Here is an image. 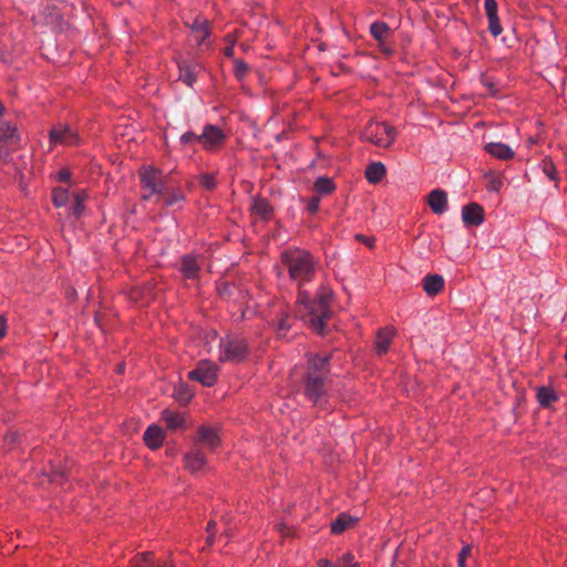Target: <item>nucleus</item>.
I'll return each mask as SVG.
<instances>
[{
  "label": "nucleus",
  "instance_id": "55",
  "mask_svg": "<svg viewBox=\"0 0 567 567\" xmlns=\"http://www.w3.org/2000/svg\"><path fill=\"white\" fill-rule=\"evenodd\" d=\"M3 111H4V106H3V104L0 102V115H2Z\"/></svg>",
  "mask_w": 567,
  "mask_h": 567
},
{
  "label": "nucleus",
  "instance_id": "37",
  "mask_svg": "<svg viewBox=\"0 0 567 567\" xmlns=\"http://www.w3.org/2000/svg\"><path fill=\"white\" fill-rule=\"evenodd\" d=\"M543 172L549 177V179L556 181V167L551 159H544Z\"/></svg>",
  "mask_w": 567,
  "mask_h": 567
},
{
  "label": "nucleus",
  "instance_id": "6",
  "mask_svg": "<svg viewBox=\"0 0 567 567\" xmlns=\"http://www.w3.org/2000/svg\"><path fill=\"white\" fill-rule=\"evenodd\" d=\"M218 375V367L209 360H202L197 367L188 372L190 380L198 381L204 386H212L216 383Z\"/></svg>",
  "mask_w": 567,
  "mask_h": 567
},
{
  "label": "nucleus",
  "instance_id": "2",
  "mask_svg": "<svg viewBox=\"0 0 567 567\" xmlns=\"http://www.w3.org/2000/svg\"><path fill=\"white\" fill-rule=\"evenodd\" d=\"M330 360L329 354L309 355L302 379L303 395L315 408L320 410L330 408Z\"/></svg>",
  "mask_w": 567,
  "mask_h": 567
},
{
  "label": "nucleus",
  "instance_id": "41",
  "mask_svg": "<svg viewBox=\"0 0 567 567\" xmlns=\"http://www.w3.org/2000/svg\"><path fill=\"white\" fill-rule=\"evenodd\" d=\"M319 204H320V197L319 196H312L311 198H309L308 203H307V210L310 213V214H316L319 209Z\"/></svg>",
  "mask_w": 567,
  "mask_h": 567
},
{
  "label": "nucleus",
  "instance_id": "50",
  "mask_svg": "<svg viewBox=\"0 0 567 567\" xmlns=\"http://www.w3.org/2000/svg\"><path fill=\"white\" fill-rule=\"evenodd\" d=\"M225 40L226 42L228 43V45H234L235 47V43H236V40H237V37L233 33H228L226 37H225Z\"/></svg>",
  "mask_w": 567,
  "mask_h": 567
},
{
  "label": "nucleus",
  "instance_id": "57",
  "mask_svg": "<svg viewBox=\"0 0 567 567\" xmlns=\"http://www.w3.org/2000/svg\"><path fill=\"white\" fill-rule=\"evenodd\" d=\"M2 156V146L0 145V157Z\"/></svg>",
  "mask_w": 567,
  "mask_h": 567
},
{
  "label": "nucleus",
  "instance_id": "12",
  "mask_svg": "<svg viewBox=\"0 0 567 567\" xmlns=\"http://www.w3.org/2000/svg\"><path fill=\"white\" fill-rule=\"evenodd\" d=\"M462 220L466 226H478L484 221V210L481 205L471 203L462 208Z\"/></svg>",
  "mask_w": 567,
  "mask_h": 567
},
{
  "label": "nucleus",
  "instance_id": "46",
  "mask_svg": "<svg viewBox=\"0 0 567 567\" xmlns=\"http://www.w3.org/2000/svg\"><path fill=\"white\" fill-rule=\"evenodd\" d=\"M216 523L214 520L208 522L207 524V532L209 533L207 537V544H213V533L215 530Z\"/></svg>",
  "mask_w": 567,
  "mask_h": 567
},
{
  "label": "nucleus",
  "instance_id": "18",
  "mask_svg": "<svg viewBox=\"0 0 567 567\" xmlns=\"http://www.w3.org/2000/svg\"><path fill=\"white\" fill-rule=\"evenodd\" d=\"M394 331L390 328L380 329L377 333L375 348L379 355L388 352Z\"/></svg>",
  "mask_w": 567,
  "mask_h": 567
},
{
  "label": "nucleus",
  "instance_id": "27",
  "mask_svg": "<svg viewBox=\"0 0 567 567\" xmlns=\"http://www.w3.org/2000/svg\"><path fill=\"white\" fill-rule=\"evenodd\" d=\"M557 395L555 393L554 390L549 389V388H546V386H540L538 390H537V400L539 402V404L542 406H549L551 403H554L555 401H557Z\"/></svg>",
  "mask_w": 567,
  "mask_h": 567
},
{
  "label": "nucleus",
  "instance_id": "9",
  "mask_svg": "<svg viewBox=\"0 0 567 567\" xmlns=\"http://www.w3.org/2000/svg\"><path fill=\"white\" fill-rule=\"evenodd\" d=\"M219 435L217 431L210 426L202 425L197 430V436L194 441L195 447H207L214 451L219 445Z\"/></svg>",
  "mask_w": 567,
  "mask_h": 567
},
{
  "label": "nucleus",
  "instance_id": "47",
  "mask_svg": "<svg viewBox=\"0 0 567 567\" xmlns=\"http://www.w3.org/2000/svg\"><path fill=\"white\" fill-rule=\"evenodd\" d=\"M7 333V321L3 317H0V339Z\"/></svg>",
  "mask_w": 567,
  "mask_h": 567
},
{
  "label": "nucleus",
  "instance_id": "35",
  "mask_svg": "<svg viewBox=\"0 0 567 567\" xmlns=\"http://www.w3.org/2000/svg\"><path fill=\"white\" fill-rule=\"evenodd\" d=\"M488 19V30L492 33V35L497 37L502 33L503 29L497 17L487 18Z\"/></svg>",
  "mask_w": 567,
  "mask_h": 567
},
{
  "label": "nucleus",
  "instance_id": "20",
  "mask_svg": "<svg viewBox=\"0 0 567 567\" xmlns=\"http://www.w3.org/2000/svg\"><path fill=\"white\" fill-rule=\"evenodd\" d=\"M444 287V279L440 275H427L423 278V289L429 296H436Z\"/></svg>",
  "mask_w": 567,
  "mask_h": 567
},
{
  "label": "nucleus",
  "instance_id": "28",
  "mask_svg": "<svg viewBox=\"0 0 567 567\" xmlns=\"http://www.w3.org/2000/svg\"><path fill=\"white\" fill-rule=\"evenodd\" d=\"M87 194L85 190H79L73 195V204L71 207V214L74 217H80L84 210V200L86 199Z\"/></svg>",
  "mask_w": 567,
  "mask_h": 567
},
{
  "label": "nucleus",
  "instance_id": "33",
  "mask_svg": "<svg viewBox=\"0 0 567 567\" xmlns=\"http://www.w3.org/2000/svg\"><path fill=\"white\" fill-rule=\"evenodd\" d=\"M487 178V188L491 192H498L503 186V179L499 175L489 174L486 176Z\"/></svg>",
  "mask_w": 567,
  "mask_h": 567
},
{
  "label": "nucleus",
  "instance_id": "31",
  "mask_svg": "<svg viewBox=\"0 0 567 567\" xmlns=\"http://www.w3.org/2000/svg\"><path fill=\"white\" fill-rule=\"evenodd\" d=\"M152 563H155L153 555L151 553H142L135 556L132 567H151Z\"/></svg>",
  "mask_w": 567,
  "mask_h": 567
},
{
  "label": "nucleus",
  "instance_id": "40",
  "mask_svg": "<svg viewBox=\"0 0 567 567\" xmlns=\"http://www.w3.org/2000/svg\"><path fill=\"white\" fill-rule=\"evenodd\" d=\"M338 564L342 567H351V565L358 564L354 560V556L351 553H344L339 559Z\"/></svg>",
  "mask_w": 567,
  "mask_h": 567
},
{
  "label": "nucleus",
  "instance_id": "4",
  "mask_svg": "<svg viewBox=\"0 0 567 567\" xmlns=\"http://www.w3.org/2000/svg\"><path fill=\"white\" fill-rule=\"evenodd\" d=\"M395 136V128L383 122H370L361 133V138L363 141L384 148L390 147L393 144Z\"/></svg>",
  "mask_w": 567,
  "mask_h": 567
},
{
  "label": "nucleus",
  "instance_id": "52",
  "mask_svg": "<svg viewBox=\"0 0 567 567\" xmlns=\"http://www.w3.org/2000/svg\"><path fill=\"white\" fill-rule=\"evenodd\" d=\"M318 567H336V565L328 559H320L318 561Z\"/></svg>",
  "mask_w": 567,
  "mask_h": 567
},
{
  "label": "nucleus",
  "instance_id": "21",
  "mask_svg": "<svg viewBox=\"0 0 567 567\" xmlns=\"http://www.w3.org/2000/svg\"><path fill=\"white\" fill-rule=\"evenodd\" d=\"M0 142L8 145L17 144L19 142L17 126L9 122H2L0 124Z\"/></svg>",
  "mask_w": 567,
  "mask_h": 567
},
{
  "label": "nucleus",
  "instance_id": "38",
  "mask_svg": "<svg viewBox=\"0 0 567 567\" xmlns=\"http://www.w3.org/2000/svg\"><path fill=\"white\" fill-rule=\"evenodd\" d=\"M291 323H290V316L288 313H282L281 317L278 319L277 328L278 331L282 334L289 330Z\"/></svg>",
  "mask_w": 567,
  "mask_h": 567
},
{
  "label": "nucleus",
  "instance_id": "44",
  "mask_svg": "<svg viewBox=\"0 0 567 567\" xmlns=\"http://www.w3.org/2000/svg\"><path fill=\"white\" fill-rule=\"evenodd\" d=\"M198 136L199 135H197L193 132H186L181 136V143L188 144V143H193V142H198Z\"/></svg>",
  "mask_w": 567,
  "mask_h": 567
},
{
  "label": "nucleus",
  "instance_id": "1",
  "mask_svg": "<svg viewBox=\"0 0 567 567\" xmlns=\"http://www.w3.org/2000/svg\"><path fill=\"white\" fill-rule=\"evenodd\" d=\"M281 262L287 268L289 278L298 286L296 317L315 332L323 334L327 321L332 315L330 310L331 292L321 287L315 295H310L302 288L316 275L315 257L307 250L292 248L282 251Z\"/></svg>",
  "mask_w": 567,
  "mask_h": 567
},
{
  "label": "nucleus",
  "instance_id": "10",
  "mask_svg": "<svg viewBox=\"0 0 567 567\" xmlns=\"http://www.w3.org/2000/svg\"><path fill=\"white\" fill-rule=\"evenodd\" d=\"M204 264V257L185 255L181 258L179 270L186 279H197Z\"/></svg>",
  "mask_w": 567,
  "mask_h": 567
},
{
  "label": "nucleus",
  "instance_id": "36",
  "mask_svg": "<svg viewBox=\"0 0 567 567\" xmlns=\"http://www.w3.org/2000/svg\"><path fill=\"white\" fill-rule=\"evenodd\" d=\"M234 72L237 79H243L248 72V65L243 60H235Z\"/></svg>",
  "mask_w": 567,
  "mask_h": 567
},
{
  "label": "nucleus",
  "instance_id": "51",
  "mask_svg": "<svg viewBox=\"0 0 567 567\" xmlns=\"http://www.w3.org/2000/svg\"><path fill=\"white\" fill-rule=\"evenodd\" d=\"M235 53L234 45H228L224 49V55L227 58H233Z\"/></svg>",
  "mask_w": 567,
  "mask_h": 567
},
{
  "label": "nucleus",
  "instance_id": "17",
  "mask_svg": "<svg viewBox=\"0 0 567 567\" xmlns=\"http://www.w3.org/2000/svg\"><path fill=\"white\" fill-rule=\"evenodd\" d=\"M485 151L498 159H509L514 156V151L504 143L491 142L485 145Z\"/></svg>",
  "mask_w": 567,
  "mask_h": 567
},
{
  "label": "nucleus",
  "instance_id": "22",
  "mask_svg": "<svg viewBox=\"0 0 567 567\" xmlns=\"http://www.w3.org/2000/svg\"><path fill=\"white\" fill-rule=\"evenodd\" d=\"M184 200L185 196L183 192L178 188H171L168 186V183L166 182V189H164V193L162 194L159 202H162L164 206L169 207Z\"/></svg>",
  "mask_w": 567,
  "mask_h": 567
},
{
  "label": "nucleus",
  "instance_id": "16",
  "mask_svg": "<svg viewBox=\"0 0 567 567\" xmlns=\"http://www.w3.org/2000/svg\"><path fill=\"white\" fill-rule=\"evenodd\" d=\"M192 32L196 37L198 45L204 44L205 40L210 34L209 21L205 18L197 17L190 25Z\"/></svg>",
  "mask_w": 567,
  "mask_h": 567
},
{
  "label": "nucleus",
  "instance_id": "34",
  "mask_svg": "<svg viewBox=\"0 0 567 567\" xmlns=\"http://www.w3.org/2000/svg\"><path fill=\"white\" fill-rule=\"evenodd\" d=\"M175 398L183 403H187L192 399V393L186 385H179L174 391Z\"/></svg>",
  "mask_w": 567,
  "mask_h": 567
},
{
  "label": "nucleus",
  "instance_id": "14",
  "mask_svg": "<svg viewBox=\"0 0 567 567\" xmlns=\"http://www.w3.org/2000/svg\"><path fill=\"white\" fill-rule=\"evenodd\" d=\"M206 464V457L200 449L194 446V450L184 456V465L185 467L192 472L197 473L200 471Z\"/></svg>",
  "mask_w": 567,
  "mask_h": 567
},
{
  "label": "nucleus",
  "instance_id": "8",
  "mask_svg": "<svg viewBox=\"0 0 567 567\" xmlns=\"http://www.w3.org/2000/svg\"><path fill=\"white\" fill-rule=\"evenodd\" d=\"M226 138L224 132L216 125H205L203 133L198 136V142L207 151H214L221 146Z\"/></svg>",
  "mask_w": 567,
  "mask_h": 567
},
{
  "label": "nucleus",
  "instance_id": "25",
  "mask_svg": "<svg viewBox=\"0 0 567 567\" xmlns=\"http://www.w3.org/2000/svg\"><path fill=\"white\" fill-rule=\"evenodd\" d=\"M391 29L383 21H375L370 25L371 35L379 42L385 41L390 35Z\"/></svg>",
  "mask_w": 567,
  "mask_h": 567
},
{
  "label": "nucleus",
  "instance_id": "48",
  "mask_svg": "<svg viewBox=\"0 0 567 567\" xmlns=\"http://www.w3.org/2000/svg\"><path fill=\"white\" fill-rule=\"evenodd\" d=\"M471 555V548L468 546L463 547L458 554V559L466 560V558Z\"/></svg>",
  "mask_w": 567,
  "mask_h": 567
},
{
  "label": "nucleus",
  "instance_id": "13",
  "mask_svg": "<svg viewBox=\"0 0 567 567\" xmlns=\"http://www.w3.org/2000/svg\"><path fill=\"white\" fill-rule=\"evenodd\" d=\"M427 204L432 212L442 215L447 209V194L441 188L431 190L427 195Z\"/></svg>",
  "mask_w": 567,
  "mask_h": 567
},
{
  "label": "nucleus",
  "instance_id": "56",
  "mask_svg": "<svg viewBox=\"0 0 567 567\" xmlns=\"http://www.w3.org/2000/svg\"><path fill=\"white\" fill-rule=\"evenodd\" d=\"M485 85H486L488 89H491V90L493 89V84H492V83H489V82H486V83H485Z\"/></svg>",
  "mask_w": 567,
  "mask_h": 567
},
{
  "label": "nucleus",
  "instance_id": "39",
  "mask_svg": "<svg viewBox=\"0 0 567 567\" xmlns=\"http://www.w3.org/2000/svg\"><path fill=\"white\" fill-rule=\"evenodd\" d=\"M484 9L487 18L497 17V2L496 0H485Z\"/></svg>",
  "mask_w": 567,
  "mask_h": 567
},
{
  "label": "nucleus",
  "instance_id": "30",
  "mask_svg": "<svg viewBox=\"0 0 567 567\" xmlns=\"http://www.w3.org/2000/svg\"><path fill=\"white\" fill-rule=\"evenodd\" d=\"M52 200L54 206L62 207L69 200V193L64 188H55L52 194Z\"/></svg>",
  "mask_w": 567,
  "mask_h": 567
},
{
  "label": "nucleus",
  "instance_id": "19",
  "mask_svg": "<svg viewBox=\"0 0 567 567\" xmlns=\"http://www.w3.org/2000/svg\"><path fill=\"white\" fill-rule=\"evenodd\" d=\"M162 420L171 431L183 429L185 424L184 415L172 410L162 411Z\"/></svg>",
  "mask_w": 567,
  "mask_h": 567
},
{
  "label": "nucleus",
  "instance_id": "42",
  "mask_svg": "<svg viewBox=\"0 0 567 567\" xmlns=\"http://www.w3.org/2000/svg\"><path fill=\"white\" fill-rule=\"evenodd\" d=\"M58 17H59V13L54 9H52V11H50L48 16H45L43 18L41 16H39L37 19L39 20V22H43L45 24H51L58 19Z\"/></svg>",
  "mask_w": 567,
  "mask_h": 567
},
{
  "label": "nucleus",
  "instance_id": "32",
  "mask_svg": "<svg viewBox=\"0 0 567 567\" xmlns=\"http://www.w3.org/2000/svg\"><path fill=\"white\" fill-rule=\"evenodd\" d=\"M198 182L200 186L207 190H212L216 187L215 175L210 173H202L198 176Z\"/></svg>",
  "mask_w": 567,
  "mask_h": 567
},
{
  "label": "nucleus",
  "instance_id": "29",
  "mask_svg": "<svg viewBox=\"0 0 567 567\" xmlns=\"http://www.w3.org/2000/svg\"><path fill=\"white\" fill-rule=\"evenodd\" d=\"M313 188L317 193L321 195H328L336 189V185L331 178L328 177H319L315 184Z\"/></svg>",
  "mask_w": 567,
  "mask_h": 567
},
{
  "label": "nucleus",
  "instance_id": "43",
  "mask_svg": "<svg viewBox=\"0 0 567 567\" xmlns=\"http://www.w3.org/2000/svg\"><path fill=\"white\" fill-rule=\"evenodd\" d=\"M355 239L362 244H364L365 246H368L369 248H373L374 247V237H368L365 235H362V234H357L355 235Z\"/></svg>",
  "mask_w": 567,
  "mask_h": 567
},
{
  "label": "nucleus",
  "instance_id": "7",
  "mask_svg": "<svg viewBox=\"0 0 567 567\" xmlns=\"http://www.w3.org/2000/svg\"><path fill=\"white\" fill-rule=\"evenodd\" d=\"M50 143L74 146L80 144V136L72 126L60 123L50 131Z\"/></svg>",
  "mask_w": 567,
  "mask_h": 567
},
{
  "label": "nucleus",
  "instance_id": "5",
  "mask_svg": "<svg viewBox=\"0 0 567 567\" xmlns=\"http://www.w3.org/2000/svg\"><path fill=\"white\" fill-rule=\"evenodd\" d=\"M220 360L239 362L247 354V343L240 338H227L220 342Z\"/></svg>",
  "mask_w": 567,
  "mask_h": 567
},
{
  "label": "nucleus",
  "instance_id": "53",
  "mask_svg": "<svg viewBox=\"0 0 567 567\" xmlns=\"http://www.w3.org/2000/svg\"><path fill=\"white\" fill-rule=\"evenodd\" d=\"M14 440H16V434H13V433L6 437V441L9 443H12Z\"/></svg>",
  "mask_w": 567,
  "mask_h": 567
},
{
  "label": "nucleus",
  "instance_id": "54",
  "mask_svg": "<svg viewBox=\"0 0 567 567\" xmlns=\"http://www.w3.org/2000/svg\"><path fill=\"white\" fill-rule=\"evenodd\" d=\"M465 561H466V560L457 559L458 567H466V566H465Z\"/></svg>",
  "mask_w": 567,
  "mask_h": 567
},
{
  "label": "nucleus",
  "instance_id": "11",
  "mask_svg": "<svg viewBox=\"0 0 567 567\" xmlns=\"http://www.w3.org/2000/svg\"><path fill=\"white\" fill-rule=\"evenodd\" d=\"M202 65L192 60H182L178 62L179 76L187 86L192 87L197 80V73Z\"/></svg>",
  "mask_w": 567,
  "mask_h": 567
},
{
  "label": "nucleus",
  "instance_id": "45",
  "mask_svg": "<svg viewBox=\"0 0 567 567\" xmlns=\"http://www.w3.org/2000/svg\"><path fill=\"white\" fill-rule=\"evenodd\" d=\"M58 178L60 182H69L71 178V172L68 168H62L58 173Z\"/></svg>",
  "mask_w": 567,
  "mask_h": 567
},
{
  "label": "nucleus",
  "instance_id": "3",
  "mask_svg": "<svg viewBox=\"0 0 567 567\" xmlns=\"http://www.w3.org/2000/svg\"><path fill=\"white\" fill-rule=\"evenodd\" d=\"M140 183L142 187L141 198L150 200L155 197V200L159 203L161 196L166 189V177L162 171L154 167L144 168L140 173Z\"/></svg>",
  "mask_w": 567,
  "mask_h": 567
},
{
  "label": "nucleus",
  "instance_id": "49",
  "mask_svg": "<svg viewBox=\"0 0 567 567\" xmlns=\"http://www.w3.org/2000/svg\"><path fill=\"white\" fill-rule=\"evenodd\" d=\"M151 567H176L172 561H155L152 563Z\"/></svg>",
  "mask_w": 567,
  "mask_h": 567
},
{
  "label": "nucleus",
  "instance_id": "24",
  "mask_svg": "<svg viewBox=\"0 0 567 567\" xmlns=\"http://www.w3.org/2000/svg\"><path fill=\"white\" fill-rule=\"evenodd\" d=\"M385 175V166L381 162L370 164L365 169V178L372 183H379Z\"/></svg>",
  "mask_w": 567,
  "mask_h": 567
},
{
  "label": "nucleus",
  "instance_id": "23",
  "mask_svg": "<svg viewBox=\"0 0 567 567\" xmlns=\"http://www.w3.org/2000/svg\"><path fill=\"white\" fill-rule=\"evenodd\" d=\"M357 518L352 517L346 513H341L338 517L331 523V533L341 534L346 529L354 526L357 523Z\"/></svg>",
  "mask_w": 567,
  "mask_h": 567
},
{
  "label": "nucleus",
  "instance_id": "15",
  "mask_svg": "<svg viewBox=\"0 0 567 567\" xmlns=\"http://www.w3.org/2000/svg\"><path fill=\"white\" fill-rule=\"evenodd\" d=\"M164 437V431L156 424H151L143 435L145 444L152 450L158 449L162 445Z\"/></svg>",
  "mask_w": 567,
  "mask_h": 567
},
{
  "label": "nucleus",
  "instance_id": "26",
  "mask_svg": "<svg viewBox=\"0 0 567 567\" xmlns=\"http://www.w3.org/2000/svg\"><path fill=\"white\" fill-rule=\"evenodd\" d=\"M252 212L262 219H268L272 214V207L267 199L258 198L254 202Z\"/></svg>",
  "mask_w": 567,
  "mask_h": 567
}]
</instances>
